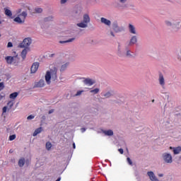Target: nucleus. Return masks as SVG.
I'll return each instance as SVG.
<instances>
[{
    "mask_svg": "<svg viewBox=\"0 0 181 181\" xmlns=\"http://www.w3.org/2000/svg\"><path fill=\"white\" fill-rule=\"evenodd\" d=\"M52 143H50V141H47L45 144V148L47 149V151H52Z\"/></svg>",
    "mask_w": 181,
    "mask_h": 181,
    "instance_id": "obj_31",
    "label": "nucleus"
},
{
    "mask_svg": "<svg viewBox=\"0 0 181 181\" xmlns=\"http://www.w3.org/2000/svg\"><path fill=\"white\" fill-rule=\"evenodd\" d=\"M43 12V8L40 7H35L34 8V12L33 13H42Z\"/></svg>",
    "mask_w": 181,
    "mask_h": 181,
    "instance_id": "obj_30",
    "label": "nucleus"
},
{
    "mask_svg": "<svg viewBox=\"0 0 181 181\" xmlns=\"http://www.w3.org/2000/svg\"><path fill=\"white\" fill-rule=\"evenodd\" d=\"M53 112H54V110H50L48 112V114H53Z\"/></svg>",
    "mask_w": 181,
    "mask_h": 181,
    "instance_id": "obj_48",
    "label": "nucleus"
},
{
    "mask_svg": "<svg viewBox=\"0 0 181 181\" xmlns=\"http://www.w3.org/2000/svg\"><path fill=\"white\" fill-rule=\"evenodd\" d=\"M69 67V62H64L62 64L59 68V71L61 73H63V71H66L67 70V68Z\"/></svg>",
    "mask_w": 181,
    "mask_h": 181,
    "instance_id": "obj_20",
    "label": "nucleus"
},
{
    "mask_svg": "<svg viewBox=\"0 0 181 181\" xmlns=\"http://www.w3.org/2000/svg\"><path fill=\"white\" fill-rule=\"evenodd\" d=\"M32 45V38L31 37H25L23 39L21 47H29Z\"/></svg>",
    "mask_w": 181,
    "mask_h": 181,
    "instance_id": "obj_9",
    "label": "nucleus"
},
{
    "mask_svg": "<svg viewBox=\"0 0 181 181\" xmlns=\"http://www.w3.org/2000/svg\"><path fill=\"white\" fill-rule=\"evenodd\" d=\"M24 165H25V158H21L18 160V166L20 168H23Z\"/></svg>",
    "mask_w": 181,
    "mask_h": 181,
    "instance_id": "obj_28",
    "label": "nucleus"
},
{
    "mask_svg": "<svg viewBox=\"0 0 181 181\" xmlns=\"http://www.w3.org/2000/svg\"><path fill=\"white\" fill-rule=\"evenodd\" d=\"M169 149L173 151V155H180L181 153V146H170Z\"/></svg>",
    "mask_w": 181,
    "mask_h": 181,
    "instance_id": "obj_15",
    "label": "nucleus"
},
{
    "mask_svg": "<svg viewBox=\"0 0 181 181\" xmlns=\"http://www.w3.org/2000/svg\"><path fill=\"white\" fill-rule=\"evenodd\" d=\"M75 38H71L69 39L68 40H65V41H59V43H71V42H74Z\"/></svg>",
    "mask_w": 181,
    "mask_h": 181,
    "instance_id": "obj_32",
    "label": "nucleus"
},
{
    "mask_svg": "<svg viewBox=\"0 0 181 181\" xmlns=\"http://www.w3.org/2000/svg\"><path fill=\"white\" fill-rule=\"evenodd\" d=\"M33 118H35V116H33V115H30L27 117V119L30 120V119H33Z\"/></svg>",
    "mask_w": 181,
    "mask_h": 181,
    "instance_id": "obj_41",
    "label": "nucleus"
},
{
    "mask_svg": "<svg viewBox=\"0 0 181 181\" xmlns=\"http://www.w3.org/2000/svg\"><path fill=\"white\" fill-rule=\"evenodd\" d=\"M18 95H19L18 92H13V93H11L9 95V98L11 100L15 101V100H16V98H18Z\"/></svg>",
    "mask_w": 181,
    "mask_h": 181,
    "instance_id": "obj_23",
    "label": "nucleus"
},
{
    "mask_svg": "<svg viewBox=\"0 0 181 181\" xmlns=\"http://www.w3.org/2000/svg\"><path fill=\"white\" fill-rule=\"evenodd\" d=\"M59 71V61H56L49 68L45 71L44 78L46 84L50 86L53 82L57 80V71Z\"/></svg>",
    "mask_w": 181,
    "mask_h": 181,
    "instance_id": "obj_1",
    "label": "nucleus"
},
{
    "mask_svg": "<svg viewBox=\"0 0 181 181\" xmlns=\"http://www.w3.org/2000/svg\"><path fill=\"white\" fill-rule=\"evenodd\" d=\"M5 59L8 64H12V63H13V57L8 56L6 57Z\"/></svg>",
    "mask_w": 181,
    "mask_h": 181,
    "instance_id": "obj_29",
    "label": "nucleus"
},
{
    "mask_svg": "<svg viewBox=\"0 0 181 181\" xmlns=\"http://www.w3.org/2000/svg\"><path fill=\"white\" fill-rule=\"evenodd\" d=\"M83 83L86 86H93V84H95V81L94 79H91L90 78H86L83 80Z\"/></svg>",
    "mask_w": 181,
    "mask_h": 181,
    "instance_id": "obj_18",
    "label": "nucleus"
},
{
    "mask_svg": "<svg viewBox=\"0 0 181 181\" xmlns=\"http://www.w3.org/2000/svg\"><path fill=\"white\" fill-rule=\"evenodd\" d=\"M128 0H118L115 1L114 5L117 8V9H125L127 8V4Z\"/></svg>",
    "mask_w": 181,
    "mask_h": 181,
    "instance_id": "obj_5",
    "label": "nucleus"
},
{
    "mask_svg": "<svg viewBox=\"0 0 181 181\" xmlns=\"http://www.w3.org/2000/svg\"><path fill=\"white\" fill-rule=\"evenodd\" d=\"M61 180V178H58L56 181H60Z\"/></svg>",
    "mask_w": 181,
    "mask_h": 181,
    "instance_id": "obj_52",
    "label": "nucleus"
},
{
    "mask_svg": "<svg viewBox=\"0 0 181 181\" xmlns=\"http://www.w3.org/2000/svg\"><path fill=\"white\" fill-rule=\"evenodd\" d=\"M119 152L122 155V153H124V150L122 148H119Z\"/></svg>",
    "mask_w": 181,
    "mask_h": 181,
    "instance_id": "obj_46",
    "label": "nucleus"
},
{
    "mask_svg": "<svg viewBox=\"0 0 181 181\" xmlns=\"http://www.w3.org/2000/svg\"><path fill=\"white\" fill-rule=\"evenodd\" d=\"M107 35L112 36V37H115V33H114V31H112V30L107 31Z\"/></svg>",
    "mask_w": 181,
    "mask_h": 181,
    "instance_id": "obj_33",
    "label": "nucleus"
},
{
    "mask_svg": "<svg viewBox=\"0 0 181 181\" xmlns=\"http://www.w3.org/2000/svg\"><path fill=\"white\" fill-rule=\"evenodd\" d=\"M20 9H21V11L23 9L24 12H26V11H29V12L32 13V7L28 3H23Z\"/></svg>",
    "mask_w": 181,
    "mask_h": 181,
    "instance_id": "obj_13",
    "label": "nucleus"
},
{
    "mask_svg": "<svg viewBox=\"0 0 181 181\" xmlns=\"http://www.w3.org/2000/svg\"><path fill=\"white\" fill-rule=\"evenodd\" d=\"M112 29L115 33H120V32H122V30H124V28L119 26V24H118V22L117 21L112 22Z\"/></svg>",
    "mask_w": 181,
    "mask_h": 181,
    "instance_id": "obj_6",
    "label": "nucleus"
},
{
    "mask_svg": "<svg viewBox=\"0 0 181 181\" xmlns=\"http://www.w3.org/2000/svg\"><path fill=\"white\" fill-rule=\"evenodd\" d=\"M42 131H43V129L42 127H39L37 129L35 130V132H33V136H36L37 135H39V134H40V132H42Z\"/></svg>",
    "mask_w": 181,
    "mask_h": 181,
    "instance_id": "obj_26",
    "label": "nucleus"
},
{
    "mask_svg": "<svg viewBox=\"0 0 181 181\" xmlns=\"http://www.w3.org/2000/svg\"><path fill=\"white\" fill-rule=\"evenodd\" d=\"M60 4L61 5H66V4H67V2H69V0H60Z\"/></svg>",
    "mask_w": 181,
    "mask_h": 181,
    "instance_id": "obj_35",
    "label": "nucleus"
},
{
    "mask_svg": "<svg viewBox=\"0 0 181 181\" xmlns=\"http://www.w3.org/2000/svg\"><path fill=\"white\" fill-rule=\"evenodd\" d=\"M4 13L6 16H9V18H12V11L9 10V8H4Z\"/></svg>",
    "mask_w": 181,
    "mask_h": 181,
    "instance_id": "obj_27",
    "label": "nucleus"
},
{
    "mask_svg": "<svg viewBox=\"0 0 181 181\" xmlns=\"http://www.w3.org/2000/svg\"><path fill=\"white\" fill-rule=\"evenodd\" d=\"M147 176L151 181H159V179H158V177H156L155 173H153V171H148Z\"/></svg>",
    "mask_w": 181,
    "mask_h": 181,
    "instance_id": "obj_14",
    "label": "nucleus"
},
{
    "mask_svg": "<svg viewBox=\"0 0 181 181\" xmlns=\"http://www.w3.org/2000/svg\"><path fill=\"white\" fill-rule=\"evenodd\" d=\"M82 21L88 25V23H90V15H88V13L83 14Z\"/></svg>",
    "mask_w": 181,
    "mask_h": 181,
    "instance_id": "obj_22",
    "label": "nucleus"
},
{
    "mask_svg": "<svg viewBox=\"0 0 181 181\" xmlns=\"http://www.w3.org/2000/svg\"><path fill=\"white\" fill-rule=\"evenodd\" d=\"M15 105V100H9L7 103L8 110H11L12 107Z\"/></svg>",
    "mask_w": 181,
    "mask_h": 181,
    "instance_id": "obj_25",
    "label": "nucleus"
},
{
    "mask_svg": "<svg viewBox=\"0 0 181 181\" xmlns=\"http://www.w3.org/2000/svg\"><path fill=\"white\" fill-rule=\"evenodd\" d=\"M160 159L165 165H172L173 163V156L170 152H164L161 154Z\"/></svg>",
    "mask_w": 181,
    "mask_h": 181,
    "instance_id": "obj_4",
    "label": "nucleus"
},
{
    "mask_svg": "<svg viewBox=\"0 0 181 181\" xmlns=\"http://www.w3.org/2000/svg\"><path fill=\"white\" fill-rule=\"evenodd\" d=\"M90 94H92V95H95V94H98V93H100V88L93 87V88H90Z\"/></svg>",
    "mask_w": 181,
    "mask_h": 181,
    "instance_id": "obj_21",
    "label": "nucleus"
},
{
    "mask_svg": "<svg viewBox=\"0 0 181 181\" xmlns=\"http://www.w3.org/2000/svg\"><path fill=\"white\" fill-rule=\"evenodd\" d=\"M83 93H84V90H78V91L76 93V96H77V95H81V94H83Z\"/></svg>",
    "mask_w": 181,
    "mask_h": 181,
    "instance_id": "obj_38",
    "label": "nucleus"
},
{
    "mask_svg": "<svg viewBox=\"0 0 181 181\" xmlns=\"http://www.w3.org/2000/svg\"><path fill=\"white\" fill-rule=\"evenodd\" d=\"M76 26H78V28H86L88 26V24H86L84 21H81V23H78Z\"/></svg>",
    "mask_w": 181,
    "mask_h": 181,
    "instance_id": "obj_24",
    "label": "nucleus"
},
{
    "mask_svg": "<svg viewBox=\"0 0 181 181\" xmlns=\"http://www.w3.org/2000/svg\"><path fill=\"white\" fill-rule=\"evenodd\" d=\"M16 139V135H15V134H13L9 136V141H13Z\"/></svg>",
    "mask_w": 181,
    "mask_h": 181,
    "instance_id": "obj_36",
    "label": "nucleus"
},
{
    "mask_svg": "<svg viewBox=\"0 0 181 181\" xmlns=\"http://www.w3.org/2000/svg\"><path fill=\"white\" fill-rule=\"evenodd\" d=\"M29 52H30V47L24 48L21 51L20 56H21V59H23V60H25V59H26V56H27L28 53H29Z\"/></svg>",
    "mask_w": 181,
    "mask_h": 181,
    "instance_id": "obj_16",
    "label": "nucleus"
},
{
    "mask_svg": "<svg viewBox=\"0 0 181 181\" xmlns=\"http://www.w3.org/2000/svg\"><path fill=\"white\" fill-rule=\"evenodd\" d=\"M46 81L43 78L40 79L34 83V88H43L46 86Z\"/></svg>",
    "mask_w": 181,
    "mask_h": 181,
    "instance_id": "obj_7",
    "label": "nucleus"
},
{
    "mask_svg": "<svg viewBox=\"0 0 181 181\" xmlns=\"http://www.w3.org/2000/svg\"><path fill=\"white\" fill-rule=\"evenodd\" d=\"M27 17L28 11H22V8H18L16 11V16L13 18V22L18 23V25H23Z\"/></svg>",
    "mask_w": 181,
    "mask_h": 181,
    "instance_id": "obj_2",
    "label": "nucleus"
},
{
    "mask_svg": "<svg viewBox=\"0 0 181 181\" xmlns=\"http://www.w3.org/2000/svg\"><path fill=\"white\" fill-rule=\"evenodd\" d=\"M7 111H9V110H8V107L7 106H4L3 107V112H6Z\"/></svg>",
    "mask_w": 181,
    "mask_h": 181,
    "instance_id": "obj_40",
    "label": "nucleus"
},
{
    "mask_svg": "<svg viewBox=\"0 0 181 181\" xmlns=\"http://www.w3.org/2000/svg\"><path fill=\"white\" fill-rule=\"evenodd\" d=\"M73 148H74V149H76V144H73Z\"/></svg>",
    "mask_w": 181,
    "mask_h": 181,
    "instance_id": "obj_49",
    "label": "nucleus"
},
{
    "mask_svg": "<svg viewBox=\"0 0 181 181\" xmlns=\"http://www.w3.org/2000/svg\"><path fill=\"white\" fill-rule=\"evenodd\" d=\"M7 47H13V44L11 42H8Z\"/></svg>",
    "mask_w": 181,
    "mask_h": 181,
    "instance_id": "obj_42",
    "label": "nucleus"
},
{
    "mask_svg": "<svg viewBox=\"0 0 181 181\" xmlns=\"http://www.w3.org/2000/svg\"><path fill=\"white\" fill-rule=\"evenodd\" d=\"M154 101H155V100H152V103H154Z\"/></svg>",
    "mask_w": 181,
    "mask_h": 181,
    "instance_id": "obj_54",
    "label": "nucleus"
},
{
    "mask_svg": "<svg viewBox=\"0 0 181 181\" xmlns=\"http://www.w3.org/2000/svg\"><path fill=\"white\" fill-rule=\"evenodd\" d=\"M100 23H102V25H104L105 26H107V28H111V25H112V22H111V20L105 17L100 18Z\"/></svg>",
    "mask_w": 181,
    "mask_h": 181,
    "instance_id": "obj_10",
    "label": "nucleus"
},
{
    "mask_svg": "<svg viewBox=\"0 0 181 181\" xmlns=\"http://www.w3.org/2000/svg\"><path fill=\"white\" fill-rule=\"evenodd\" d=\"M86 128H81V132L82 133L86 132Z\"/></svg>",
    "mask_w": 181,
    "mask_h": 181,
    "instance_id": "obj_45",
    "label": "nucleus"
},
{
    "mask_svg": "<svg viewBox=\"0 0 181 181\" xmlns=\"http://www.w3.org/2000/svg\"><path fill=\"white\" fill-rule=\"evenodd\" d=\"M1 23H2V22L0 21V25H1Z\"/></svg>",
    "mask_w": 181,
    "mask_h": 181,
    "instance_id": "obj_55",
    "label": "nucleus"
},
{
    "mask_svg": "<svg viewBox=\"0 0 181 181\" xmlns=\"http://www.w3.org/2000/svg\"><path fill=\"white\" fill-rule=\"evenodd\" d=\"M12 152H13V150L11 149V150L9 151L10 153H12Z\"/></svg>",
    "mask_w": 181,
    "mask_h": 181,
    "instance_id": "obj_51",
    "label": "nucleus"
},
{
    "mask_svg": "<svg viewBox=\"0 0 181 181\" xmlns=\"http://www.w3.org/2000/svg\"><path fill=\"white\" fill-rule=\"evenodd\" d=\"M158 177H163V173H158Z\"/></svg>",
    "mask_w": 181,
    "mask_h": 181,
    "instance_id": "obj_47",
    "label": "nucleus"
},
{
    "mask_svg": "<svg viewBox=\"0 0 181 181\" xmlns=\"http://www.w3.org/2000/svg\"><path fill=\"white\" fill-rule=\"evenodd\" d=\"M127 162H128L129 165H132V160H131V158H127Z\"/></svg>",
    "mask_w": 181,
    "mask_h": 181,
    "instance_id": "obj_44",
    "label": "nucleus"
},
{
    "mask_svg": "<svg viewBox=\"0 0 181 181\" xmlns=\"http://www.w3.org/2000/svg\"><path fill=\"white\" fill-rule=\"evenodd\" d=\"M128 30L131 35H138V31L136 30V27L132 23L128 25Z\"/></svg>",
    "mask_w": 181,
    "mask_h": 181,
    "instance_id": "obj_11",
    "label": "nucleus"
},
{
    "mask_svg": "<svg viewBox=\"0 0 181 181\" xmlns=\"http://www.w3.org/2000/svg\"><path fill=\"white\" fill-rule=\"evenodd\" d=\"M104 97H107V98L111 97V93L107 92V93H105V94L104 95Z\"/></svg>",
    "mask_w": 181,
    "mask_h": 181,
    "instance_id": "obj_43",
    "label": "nucleus"
},
{
    "mask_svg": "<svg viewBox=\"0 0 181 181\" xmlns=\"http://www.w3.org/2000/svg\"><path fill=\"white\" fill-rule=\"evenodd\" d=\"M117 54L119 56H122V49H121V47H118V49H117Z\"/></svg>",
    "mask_w": 181,
    "mask_h": 181,
    "instance_id": "obj_34",
    "label": "nucleus"
},
{
    "mask_svg": "<svg viewBox=\"0 0 181 181\" xmlns=\"http://www.w3.org/2000/svg\"><path fill=\"white\" fill-rule=\"evenodd\" d=\"M136 43H138V37H136V35H134L130 38L129 45H136Z\"/></svg>",
    "mask_w": 181,
    "mask_h": 181,
    "instance_id": "obj_19",
    "label": "nucleus"
},
{
    "mask_svg": "<svg viewBox=\"0 0 181 181\" xmlns=\"http://www.w3.org/2000/svg\"><path fill=\"white\" fill-rule=\"evenodd\" d=\"M5 86L4 85V83H0V91L1 90H4Z\"/></svg>",
    "mask_w": 181,
    "mask_h": 181,
    "instance_id": "obj_39",
    "label": "nucleus"
},
{
    "mask_svg": "<svg viewBox=\"0 0 181 181\" xmlns=\"http://www.w3.org/2000/svg\"><path fill=\"white\" fill-rule=\"evenodd\" d=\"M158 83L161 87H164L166 85V81H165V76H163V74H159Z\"/></svg>",
    "mask_w": 181,
    "mask_h": 181,
    "instance_id": "obj_17",
    "label": "nucleus"
},
{
    "mask_svg": "<svg viewBox=\"0 0 181 181\" xmlns=\"http://www.w3.org/2000/svg\"><path fill=\"white\" fill-rule=\"evenodd\" d=\"M53 56H54V54H51L49 55V57H53Z\"/></svg>",
    "mask_w": 181,
    "mask_h": 181,
    "instance_id": "obj_50",
    "label": "nucleus"
},
{
    "mask_svg": "<svg viewBox=\"0 0 181 181\" xmlns=\"http://www.w3.org/2000/svg\"><path fill=\"white\" fill-rule=\"evenodd\" d=\"M39 66H40V64L39 62H34L30 68V73L31 74H35L37 72V70H39Z\"/></svg>",
    "mask_w": 181,
    "mask_h": 181,
    "instance_id": "obj_12",
    "label": "nucleus"
},
{
    "mask_svg": "<svg viewBox=\"0 0 181 181\" xmlns=\"http://www.w3.org/2000/svg\"><path fill=\"white\" fill-rule=\"evenodd\" d=\"M98 134H103L105 136H114V130L112 129H100L98 131Z\"/></svg>",
    "mask_w": 181,
    "mask_h": 181,
    "instance_id": "obj_8",
    "label": "nucleus"
},
{
    "mask_svg": "<svg viewBox=\"0 0 181 181\" xmlns=\"http://www.w3.org/2000/svg\"><path fill=\"white\" fill-rule=\"evenodd\" d=\"M165 26L173 30H179L181 28V22L175 18L167 19L164 22Z\"/></svg>",
    "mask_w": 181,
    "mask_h": 181,
    "instance_id": "obj_3",
    "label": "nucleus"
},
{
    "mask_svg": "<svg viewBox=\"0 0 181 181\" xmlns=\"http://www.w3.org/2000/svg\"><path fill=\"white\" fill-rule=\"evenodd\" d=\"M126 56H128V57L132 56V52H131V50L128 49L126 52Z\"/></svg>",
    "mask_w": 181,
    "mask_h": 181,
    "instance_id": "obj_37",
    "label": "nucleus"
},
{
    "mask_svg": "<svg viewBox=\"0 0 181 181\" xmlns=\"http://www.w3.org/2000/svg\"><path fill=\"white\" fill-rule=\"evenodd\" d=\"M95 2H98V0H93Z\"/></svg>",
    "mask_w": 181,
    "mask_h": 181,
    "instance_id": "obj_53",
    "label": "nucleus"
}]
</instances>
